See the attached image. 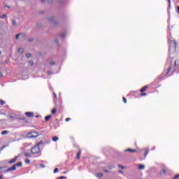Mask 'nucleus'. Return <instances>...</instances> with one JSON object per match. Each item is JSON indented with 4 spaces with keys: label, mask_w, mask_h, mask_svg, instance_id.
Instances as JSON below:
<instances>
[{
    "label": "nucleus",
    "mask_w": 179,
    "mask_h": 179,
    "mask_svg": "<svg viewBox=\"0 0 179 179\" xmlns=\"http://www.w3.org/2000/svg\"><path fill=\"white\" fill-rule=\"evenodd\" d=\"M82 155V150H79L78 153H77V155H76L77 160H79V159H80V155Z\"/></svg>",
    "instance_id": "9"
},
{
    "label": "nucleus",
    "mask_w": 179,
    "mask_h": 179,
    "mask_svg": "<svg viewBox=\"0 0 179 179\" xmlns=\"http://www.w3.org/2000/svg\"><path fill=\"white\" fill-rule=\"evenodd\" d=\"M138 169H139V170H145V165H143V164H140V165L138 166Z\"/></svg>",
    "instance_id": "13"
},
{
    "label": "nucleus",
    "mask_w": 179,
    "mask_h": 179,
    "mask_svg": "<svg viewBox=\"0 0 179 179\" xmlns=\"http://www.w3.org/2000/svg\"><path fill=\"white\" fill-rule=\"evenodd\" d=\"M0 17H1V19H3V18L6 17V14H3Z\"/></svg>",
    "instance_id": "27"
},
{
    "label": "nucleus",
    "mask_w": 179,
    "mask_h": 179,
    "mask_svg": "<svg viewBox=\"0 0 179 179\" xmlns=\"http://www.w3.org/2000/svg\"><path fill=\"white\" fill-rule=\"evenodd\" d=\"M171 47H173L176 50L177 48V42L174 40L171 41Z\"/></svg>",
    "instance_id": "5"
},
{
    "label": "nucleus",
    "mask_w": 179,
    "mask_h": 179,
    "mask_svg": "<svg viewBox=\"0 0 179 179\" xmlns=\"http://www.w3.org/2000/svg\"><path fill=\"white\" fill-rule=\"evenodd\" d=\"M172 70V72H174L176 71V66H169V68L167 69L166 75H169V73L171 72Z\"/></svg>",
    "instance_id": "4"
},
{
    "label": "nucleus",
    "mask_w": 179,
    "mask_h": 179,
    "mask_svg": "<svg viewBox=\"0 0 179 179\" xmlns=\"http://www.w3.org/2000/svg\"><path fill=\"white\" fill-rule=\"evenodd\" d=\"M122 100H123V102L126 104V103H127V99H126L124 96H123V97H122Z\"/></svg>",
    "instance_id": "26"
},
{
    "label": "nucleus",
    "mask_w": 179,
    "mask_h": 179,
    "mask_svg": "<svg viewBox=\"0 0 179 179\" xmlns=\"http://www.w3.org/2000/svg\"><path fill=\"white\" fill-rule=\"evenodd\" d=\"M41 167H42L43 169H44V167H45V166L44 165V164H41Z\"/></svg>",
    "instance_id": "35"
},
{
    "label": "nucleus",
    "mask_w": 179,
    "mask_h": 179,
    "mask_svg": "<svg viewBox=\"0 0 179 179\" xmlns=\"http://www.w3.org/2000/svg\"><path fill=\"white\" fill-rule=\"evenodd\" d=\"M16 160H17V157H15L14 159L8 161V164H13L14 163H16Z\"/></svg>",
    "instance_id": "8"
},
{
    "label": "nucleus",
    "mask_w": 179,
    "mask_h": 179,
    "mask_svg": "<svg viewBox=\"0 0 179 179\" xmlns=\"http://www.w3.org/2000/svg\"><path fill=\"white\" fill-rule=\"evenodd\" d=\"M66 177H65V176H61L59 178H57V179H66Z\"/></svg>",
    "instance_id": "31"
},
{
    "label": "nucleus",
    "mask_w": 179,
    "mask_h": 179,
    "mask_svg": "<svg viewBox=\"0 0 179 179\" xmlns=\"http://www.w3.org/2000/svg\"><path fill=\"white\" fill-rule=\"evenodd\" d=\"M50 65H51V66L55 65V62L51 61V62H50Z\"/></svg>",
    "instance_id": "25"
},
{
    "label": "nucleus",
    "mask_w": 179,
    "mask_h": 179,
    "mask_svg": "<svg viewBox=\"0 0 179 179\" xmlns=\"http://www.w3.org/2000/svg\"><path fill=\"white\" fill-rule=\"evenodd\" d=\"M51 114H52V115H55V114H57V108H53L52 110H51Z\"/></svg>",
    "instance_id": "12"
},
{
    "label": "nucleus",
    "mask_w": 179,
    "mask_h": 179,
    "mask_svg": "<svg viewBox=\"0 0 179 179\" xmlns=\"http://www.w3.org/2000/svg\"><path fill=\"white\" fill-rule=\"evenodd\" d=\"M12 24H13L14 26L16 24V21H15V20L12 21Z\"/></svg>",
    "instance_id": "32"
},
{
    "label": "nucleus",
    "mask_w": 179,
    "mask_h": 179,
    "mask_svg": "<svg viewBox=\"0 0 179 179\" xmlns=\"http://www.w3.org/2000/svg\"><path fill=\"white\" fill-rule=\"evenodd\" d=\"M148 153H149V149H146V151H145V152L144 154L145 157H146V156H148Z\"/></svg>",
    "instance_id": "22"
},
{
    "label": "nucleus",
    "mask_w": 179,
    "mask_h": 179,
    "mask_svg": "<svg viewBox=\"0 0 179 179\" xmlns=\"http://www.w3.org/2000/svg\"><path fill=\"white\" fill-rule=\"evenodd\" d=\"M4 8H10V7L8 6H7V5H5Z\"/></svg>",
    "instance_id": "46"
},
{
    "label": "nucleus",
    "mask_w": 179,
    "mask_h": 179,
    "mask_svg": "<svg viewBox=\"0 0 179 179\" xmlns=\"http://www.w3.org/2000/svg\"><path fill=\"white\" fill-rule=\"evenodd\" d=\"M52 141H53V142H57V141H58V137H57V136L53 137Z\"/></svg>",
    "instance_id": "21"
},
{
    "label": "nucleus",
    "mask_w": 179,
    "mask_h": 179,
    "mask_svg": "<svg viewBox=\"0 0 179 179\" xmlns=\"http://www.w3.org/2000/svg\"><path fill=\"white\" fill-rule=\"evenodd\" d=\"M178 13L179 14V6L177 7Z\"/></svg>",
    "instance_id": "42"
},
{
    "label": "nucleus",
    "mask_w": 179,
    "mask_h": 179,
    "mask_svg": "<svg viewBox=\"0 0 179 179\" xmlns=\"http://www.w3.org/2000/svg\"><path fill=\"white\" fill-rule=\"evenodd\" d=\"M0 179H3V176L0 175Z\"/></svg>",
    "instance_id": "41"
},
{
    "label": "nucleus",
    "mask_w": 179,
    "mask_h": 179,
    "mask_svg": "<svg viewBox=\"0 0 179 179\" xmlns=\"http://www.w3.org/2000/svg\"><path fill=\"white\" fill-rule=\"evenodd\" d=\"M25 157H31V155L29 152H26L24 154Z\"/></svg>",
    "instance_id": "16"
},
{
    "label": "nucleus",
    "mask_w": 179,
    "mask_h": 179,
    "mask_svg": "<svg viewBox=\"0 0 179 179\" xmlns=\"http://www.w3.org/2000/svg\"><path fill=\"white\" fill-rule=\"evenodd\" d=\"M65 121H66V122H68L71 121V118L67 117L65 119Z\"/></svg>",
    "instance_id": "30"
},
{
    "label": "nucleus",
    "mask_w": 179,
    "mask_h": 179,
    "mask_svg": "<svg viewBox=\"0 0 179 179\" xmlns=\"http://www.w3.org/2000/svg\"><path fill=\"white\" fill-rule=\"evenodd\" d=\"M24 51V50L23 48H20L18 49V52H21V54L23 53Z\"/></svg>",
    "instance_id": "20"
},
{
    "label": "nucleus",
    "mask_w": 179,
    "mask_h": 179,
    "mask_svg": "<svg viewBox=\"0 0 179 179\" xmlns=\"http://www.w3.org/2000/svg\"><path fill=\"white\" fill-rule=\"evenodd\" d=\"M119 167H120L122 169H125V167H124V166H122V165H120Z\"/></svg>",
    "instance_id": "37"
},
{
    "label": "nucleus",
    "mask_w": 179,
    "mask_h": 179,
    "mask_svg": "<svg viewBox=\"0 0 179 179\" xmlns=\"http://www.w3.org/2000/svg\"><path fill=\"white\" fill-rule=\"evenodd\" d=\"M124 152H130L131 153H135V152H136V150L129 148L125 150Z\"/></svg>",
    "instance_id": "10"
},
{
    "label": "nucleus",
    "mask_w": 179,
    "mask_h": 179,
    "mask_svg": "<svg viewBox=\"0 0 179 179\" xmlns=\"http://www.w3.org/2000/svg\"><path fill=\"white\" fill-rule=\"evenodd\" d=\"M19 36H22L23 38L26 37V34H19L15 36L16 40L19 38Z\"/></svg>",
    "instance_id": "11"
},
{
    "label": "nucleus",
    "mask_w": 179,
    "mask_h": 179,
    "mask_svg": "<svg viewBox=\"0 0 179 179\" xmlns=\"http://www.w3.org/2000/svg\"><path fill=\"white\" fill-rule=\"evenodd\" d=\"M9 134V131L5 130L1 132V135H8Z\"/></svg>",
    "instance_id": "14"
},
{
    "label": "nucleus",
    "mask_w": 179,
    "mask_h": 179,
    "mask_svg": "<svg viewBox=\"0 0 179 179\" xmlns=\"http://www.w3.org/2000/svg\"><path fill=\"white\" fill-rule=\"evenodd\" d=\"M51 73H52L51 71H48V72H47V74H48V76L51 75Z\"/></svg>",
    "instance_id": "36"
},
{
    "label": "nucleus",
    "mask_w": 179,
    "mask_h": 179,
    "mask_svg": "<svg viewBox=\"0 0 179 179\" xmlns=\"http://www.w3.org/2000/svg\"><path fill=\"white\" fill-rule=\"evenodd\" d=\"M54 96L57 98V94L55 93H53Z\"/></svg>",
    "instance_id": "47"
},
{
    "label": "nucleus",
    "mask_w": 179,
    "mask_h": 179,
    "mask_svg": "<svg viewBox=\"0 0 179 179\" xmlns=\"http://www.w3.org/2000/svg\"><path fill=\"white\" fill-rule=\"evenodd\" d=\"M168 2H169V8H170V6H171V0H168Z\"/></svg>",
    "instance_id": "34"
},
{
    "label": "nucleus",
    "mask_w": 179,
    "mask_h": 179,
    "mask_svg": "<svg viewBox=\"0 0 179 179\" xmlns=\"http://www.w3.org/2000/svg\"><path fill=\"white\" fill-rule=\"evenodd\" d=\"M44 143L43 141H40L38 143H37L35 146H34L31 152L33 155H38V153H40V145H43Z\"/></svg>",
    "instance_id": "1"
},
{
    "label": "nucleus",
    "mask_w": 179,
    "mask_h": 179,
    "mask_svg": "<svg viewBox=\"0 0 179 179\" xmlns=\"http://www.w3.org/2000/svg\"><path fill=\"white\" fill-rule=\"evenodd\" d=\"M96 177H98V178H101V177H103V173H97Z\"/></svg>",
    "instance_id": "19"
},
{
    "label": "nucleus",
    "mask_w": 179,
    "mask_h": 179,
    "mask_svg": "<svg viewBox=\"0 0 179 179\" xmlns=\"http://www.w3.org/2000/svg\"><path fill=\"white\" fill-rule=\"evenodd\" d=\"M33 40H34L33 38H30V39H29V41L31 42V41H33Z\"/></svg>",
    "instance_id": "45"
},
{
    "label": "nucleus",
    "mask_w": 179,
    "mask_h": 179,
    "mask_svg": "<svg viewBox=\"0 0 179 179\" xmlns=\"http://www.w3.org/2000/svg\"><path fill=\"white\" fill-rule=\"evenodd\" d=\"M0 104L1 106H4V104H6V102L3 100L0 99Z\"/></svg>",
    "instance_id": "18"
},
{
    "label": "nucleus",
    "mask_w": 179,
    "mask_h": 179,
    "mask_svg": "<svg viewBox=\"0 0 179 179\" xmlns=\"http://www.w3.org/2000/svg\"><path fill=\"white\" fill-rule=\"evenodd\" d=\"M109 170H113V166H108Z\"/></svg>",
    "instance_id": "40"
},
{
    "label": "nucleus",
    "mask_w": 179,
    "mask_h": 179,
    "mask_svg": "<svg viewBox=\"0 0 179 179\" xmlns=\"http://www.w3.org/2000/svg\"><path fill=\"white\" fill-rule=\"evenodd\" d=\"M30 57H31V53L27 54V58H30Z\"/></svg>",
    "instance_id": "29"
},
{
    "label": "nucleus",
    "mask_w": 179,
    "mask_h": 179,
    "mask_svg": "<svg viewBox=\"0 0 179 179\" xmlns=\"http://www.w3.org/2000/svg\"><path fill=\"white\" fill-rule=\"evenodd\" d=\"M104 173H110V171H108V170H103Z\"/></svg>",
    "instance_id": "39"
},
{
    "label": "nucleus",
    "mask_w": 179,
    "mask_h": 179,
    "mask_svg": "<svg viewBox=\"0 0 179 179\" xmlns=\"http://www.w3.org/2000/svg\"><path fill=\"white\" fill-rule=\"evenodd\" d=\"M49 120H51V115H47V116L45 117V121H49Z\"/></svg>",
    "instance_id": "15"
},
{
    "label": "nucleus",
    "mask_w": 179,
    "mask_h": 179,
    "mask_svg": "<svg viewBox=\"0 0 179 179\" xmlns=\"http://www.w3.org/2000/svg\"><path fill=\"white\" fill-rule=\"evenodd\" d=\"M160 174H166V170L163 169L160 171Z\"/></svg>",
    "instance_id": "24"
},
{
    "label": "nucleus",
    "mask_w": 179,
    "mask_h": 179,
    "mask_svg": "<svg viewBox=\"0 0 179 179\" xmlns=\"http://www.w3.org/2000/svg\"><path fill=\"white\" fill-rule=\"evenodd\" d=\"M2 76H3V74H2V73H0V78H2Z\"/></svg>",
    "instance_id": "44"
},
{
    "label": "nucleus",
    "mask_w": 179,
    "mask_h": 179,
    "mask_svg": "<svg viewBox=\"0 0 179 179\" xmlns=\"http://www.w3.org/2000/svg\"><path fill=\"white\" fill-rule=\"evenodd\" d=\"M54 173H58V168H55L54 170Z\"/></svg>",
    "instance_id": "33"
},
{
    "label": "nucleus",
    "mask_w": 179,
    "mask_h": 179,
    "mask_svg": "<svg viewBox=\"0 0 179 179\" xmlns=\"http://www.w3.org/2000/svg\"><path fill=\"white\" fill-rule=\"evenodd\" d=\"M119 173H121L122 174L123 172H122V171H120Z\"/></svg>",
    "instance_id": "48"
},
{
    "label": "nucleus",
    "mask_w": 179,
    "mask_h": 179,
    "mask_svg": "<svg viewBox=\"0 0 179 179\" xmlns=\"http://www.w3.org/2000/svg\"><path fill=\"white\" fill-rule=\"evenodd\" d=\"M25 115H27L29 118L31 117H34V113L33 112H26Z\"/></svg>",
    "instance_id": "7"
},
{
    "label": "nucleus",
    "mask_w": 179,
    "mask_h": 179,
    "mask_svg": "<svg viewBox=\"0 0 179 179\" xmlns=\"http://www.w3.org/2000/svg\"><path fill=\"white\" fill-rule=\"evenodd\" d=\"M27 138L29 139H33V138H37L40 136V134L37 131H31L27 134Z\"/></svg>",
    "instance_id": "3"
},
{
    "label": "nucleus",
    "mask_w": 179,
    "mask_h": 179,
    "mask_svg": "<svg viewBox=\"0 0 179 179\" xmlns=\"http://www.w3.org/2000/svg\"><path fill=\"white\" fill-rule=\"evenodd\" d=\"M22 162H18L14 164L10 168H8L7 170H6V173H9V171H15V170H16V167H22Z\"/></svg>",
    "instance_id": "2"
},
{
    "label": "nucleus",
    "mask_w": 179,
    "mask_h": 179,
    "mask_svg": "<svg viewBox=\"0 0 179 179\" xmlns=\"http://www.w3.org/2000/svg\"><path fill=\"white\" fill-rule=\"evenodd\" d=\"M24 162L27 164H29L30 163V159H26Z\"/></svg>",
    "instance_id": "23"
},
{
    "label": "nucleus",
    "mask_w": 179,
    "mask_h": 179,
    "mask_svg": "<svg viewBox=\"0 0 179 179\" xmlns=\"http://www.w3.org/2000/svg\"><path fill=\"white\" fill-rule=\"evenodd\" d=\"M29 65H31V66H32V65H34V63L33 62V61H30L29 62Z\"/></svg>",
    "instance_id": "28"
},
{
    "label": "nucleus",
    "mask_w": 179,
    "mask_h": 179,
    "mask_svg": "<svg viewBox=\"0 0 179 179\" xmlns=\"http://www.w3.org/2000/svg\"><path fill=\"white\" fill-rule=\"evenodd\" d=\"M149 89V86L148 85H145L144 87H143L141 90L140 92L141 93H145V92H146V90Z\"/></svg>",
    "instance_id": "6"
},
{
    "label": "nucleus",
    "mask_w": 179,
    "mask_h": 179,
    "mask_svg": "<svg viewBox=\"0 0 179 179\" xmlns=\"http://www.w3.org/2000/svg\"><path fill=\"white\" fill-rule=\"evenodd\" d=\"M6 167H0V173H2V171L1 170H2V169H5Z\"/></svg>",
    "instance_id": "38"
},
{
    "label": "nucleus",
    "mask_w": 179,
    "mask_h": 179,
    "mask_svg": "<svg viewBox=\"0 0 179 179\" xmlns=\"http://www.w3.org/2000/svg\"><path fill=\"white\" fill-rule=\"evenodd\" d=\"M41 2H44V0H41Z\"/></svg>",
    "instance_id": "49"
},
{
    "label": "nucleus",
    "mask_w": 179,
    "mask_h": 179,
    "mask_svg": "<svg viewBox=\"0 0 179 179\" xmlns=\"http://www.w3.org/2000/svg\"><path fill=\"white\" fill-rule=\"evenodd\" d=\"M147 95H148V94L146 92H141V94H140L141 97H143Z\"/></svg>",
    "instance_id": "17"
},
{
    "label": "nucleus",
    "mask_w": 179,
    "mask_h": 179,
    "mask_svg": "<svg viewBox=\"0 0 179 179\" xmlns=\"http://www.w3.org/2000/svg\"><path fill=\"white\" fill-rule=\"evenodd\" d=\"M60 36H61V37H62V38L65 37V34H61Z\"/></svg>",
    "instance_id": "43"
}]
</instances>
